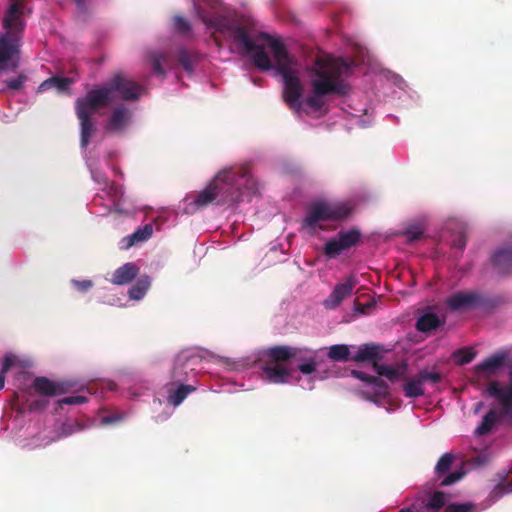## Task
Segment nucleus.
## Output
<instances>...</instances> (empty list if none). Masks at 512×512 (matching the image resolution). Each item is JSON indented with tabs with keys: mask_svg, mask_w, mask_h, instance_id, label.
<instances>
[{
	"mask_svg": "<svg viewBox=\"0 0 512 512\" xmlns=\"http://www.w3.org/2000/svg\"><path fill=\"white\" fill-rule=\"evenodd\" d=\"M177 58L178 62L185 69L186 72H193L194 64L196 63L198 58L197 53L187 50L185 48H180L177 53Z\"/></svg>",
	"mask_w": 512,
	"mask_h": 512,
	"instance_id": "obj_33",
	"label": "nucleus"
},
{
	"mask_svg": "<svg viewBox=\"0 0 512 512\" xmlns=\"http://www.w3.org/2000/svg\"><path fill=\"white\" fill-rule=\"evenodd\" d=\"M153 233L151 224H146L143 227L138 228L134 233L125 238L127 241L125 248H129L136 243L148 240Z\"/></svg>",
	"mask_w": 512,
	"mask_h": 512,
	"instance_id": "obj_31",
	"label": "nucleus"
},
{
	"mask_svg": "<svg viewBox=\"0 0 512 512\" xmlns=\"http://www.w3.org/2000/svg\"><path fill=\"white\" fill-rule=\"evenodd\" d=\"M193 358H191L189 355H187L185 352L180 353L175 361V365L172 369V380L175 383H183L187 380L188 373L184 371V368L187 366L188 362L191 361Z\"/></svg>",
	"mask_w": 512,
	"mask_h": 512,
	"instance_id": "obj_26",
	"label": "nucleus"
},
{
	"mask_svg": "<svg viewBox=\"0 0 512 512\" xmlns=\"http://www.w3.org/2000/svg\"><path fill=\"white\" fill-rule=\"evenodd\" d=\"M138 273L139 268L136 264L128 262L115 270L111 282L115 285H125L134 280Z\"/></svg>",
	"mask_w": 512,
	"mask_h": 512,
	"instance_id": "obj_21",
	"label": "nucleus"
},
{
	"mask_svg": "<svg viewBox=\"0 0 512 512\" xmlns=\"http://www.w3.org/2000/svg\"><path fill=\"white\" fill-rule=\"evenodd\" d=\"M453 247L464 250L466 247V237L463 234H460L456 239L453 241Z\"/></svg>",
	"mask_w": 512,
	"mask_h": 512,
	"instance_id": "obj_49",
	"label": "nucleus"
},
{
	"mask_svg": "<svg viewBox=\"0 0 512 512\" xmlns=\"http://www.w3.org/2000/svg\"><path fill=\"white\" fill-rule=\"evenodd\" d=\"M244 191L256 194L258 182L247 165L232 166L219 171L208 186L196 194L189 208L192 212L210 204H235L242 200Z\"/></svg>",
	"mask_w": 512,
	"mask_h": 512,
	"instance_id": "obj_1",
	"label": "nucleus"
},
{
	"mask_svg": "<svg viewBox=\"0 0 512 512\" xmlns=\"http://www.w3.org/2000/svg\"><path fill=\"white\" fill-rule=\"evenodd\" d=\"M70 382H54L47 377H36L33 381V388L43 396L55 397L67 393L72 388Z\"/></svg>",
	"mask_w": 512,
	"mask_h": 512,
	"instance_id": "obj_15",
	"label": "nucleus"
},
{
	"mask_svg": "<svg viewBox=\"0 0 512 512\" xmlns=\"http://www.w3.org/2000/svg\"><path fill=\"white\" fill-rule=\"evenodd\" d=\"M398 512H414V510L411 508H402Z\"/></svg>",
	"mask_w": 512,
	"mask_h": 512,
	"instance_id": "obj_55",
	"label": "nucleus"
},
{
	"mask_svg": "<svg viewBox=\"0 0 512 512\" xmlns=\"http://www.w3.org/2000/svg\"><path fill=\"white\" fill-rule=\"evenodd\" d=\"M506 366H511L510 353L508 350L502 349L477 364L474 370L478 377L488 379L496 376Z\"/></svg>",
	"mask_w": 512,
	"mask_h": 512,
	"instance_id": "obj_9",
	"label": "nucleus"
},
{
	"mask_svg": "<svg viewBox=\"0 0 512 512\" xmlns=\"http://www.w3.org/2000/svg\"><path fill=\"white\" fill-rule=\"evenodd\" d=\"M15 364V358L12 355H6L3 360L1 371L6 374L9 369Z\"/></svg>",
	"mask_w": 512,
	"mask_h": 512,
	"instance_id": "obj_47",
	"label": "nucleus"
},
{
	"mask_svg": "<svg viewBox=\"0 0 512 512\" xmlns=\"http://www.w3.org/2000/svg\"><path fill=\"white\" fill-rule=\"evenodd\" d=\"M110 101L108 90L105 89L104 85L100 88L89 90L85 97L76 100V114L92 117L99 109L106 107Z\"/></svg>",
	"mask_w": 512,
	"mask_h": 512,
	"instance_id": "obj_8",
	"label": "nucleus"
},
{
	"mask_svg": "<svg viewBox=\"0 0 512 512\" xmlns=\"http://www.w3.org/2000/svg\"><path fill=\"white\" fill-rule=\"evenodd\" d=\"M328 357L333 361H347L351 358L349 347L344 344L333 345L329 348Z\"/></svg>",
	"mask_w": 512,
	"mask_h": 512,
	"instance_id": "obj_37",
	"label": "nucleus"
},
{
	"mask_svg": "<svg viewBox=\"0 0 512 512\" xmlns=\"http://www.w3.org/2000/svg\"><path fill=\"white\" fill-rule=\"evenodd\" d=\"M290 375L291 371L284 365L267 362L263 367V378L270 383L284 384Z\"/></svg>",
	"mask_w": 512,
	"mask_h": 512,
	"instance_id": "obj_19",
	"label": "nucleus"
},
{
	"mask_svg": "<svg viewBox=\"0 0 512 512\" xmlns=\"http://www.w3.org/2000/svg\"><path fill=\"white\" fill-rule=\"evenodd\" d=\"M447 497L442 491L434 492L426 503V507L431 510H439L446 505Z\"/></svg>",
	"mask_w": 512,
	"mask_h": 512,
	"instance_id": "obj_40",
	"label": "nucleus"
},
{
	"mask_svg": "<svg viewBox=\"0 0 512 512\" xmlns=\"http://www.w3.org/2000/svg\"><path fill=\"white\" fill-rule=\"evenodd\" d=\"M403 392L405 397L407 398H418L425 394L423 383L420 380L418 374L410 379H408L403 384Z\"/></svg>",
	"mask_w": 512,
	"mask_h": 512,
	"instance_id": "obj_27",
	"label": "nucleus"
},
{
	"mask_svg": "<svg viewBox=\"0 0 512 512\" xmlns=\"http://www.w3.org/2000/svg\"><path fill=\"white\" fill-rule=\"evenodd\" d=\"M307 351L304 350L301 354L298 355L296 360L300 361L299 365L297 366V369L304 375L312 374L316 371L318 362L316 359V354L306 356L304 353Z\"/></svg>",
	"mask_w": 512,
	"mask_h": 512,
	"instance_id": "obj_32",
	"label": "nucleus"
},
{
	"mask_svg": "<svg viewBox=\"0 0 512 512\" xmlns=\"http://www.w3.org/2000/svg\"><path fill=\"white\" fill-rule=\"evenodd\" d=\"M72 283L78 291L83 293L87 292L93 286V282L91 280H72Z\"/></svg>",
	"mask_w": 512,
	"mask_h": 512,
	"instance_id": "obj_46",
	"label": "nucleus"
},
{
	"mask_svg": "<svg viewBox=\"0 0 512 512\" xmlns=\"http://www.w3.org/2000/svg\"><path fill=\"white\" fill-rule=\"evenodd\" d=\"M48 402L46 400H35L31 402L29 409L31 411H41L46 408Z\"/></svg>",
	"mask_w": 512,
	"mask_h": 512,
	"instance_id": "obj_48",
	"label": "nucleus"
},
{
	"mask_svg": "<svg viewBox=\"0 0 512 512\" xmlns=\"http://www.w3.org/2000/svg\"><path fill=\"white\" fill-rule=\"evenodd\" d=\"M147 57H148V61L151 64L153 72L158 76L165 77L166 72L163 67V64L167 63V60H168L167 54H165L163 52H158V51H151L148 53Z\"/></svg>",
	"mask_w": 512,
	"mask_h": 512,
	"instance_id": "obj_30",
	"label": "nucleus"
},
{
	"mask_svg": "<svg viewBox=\"0 0 512 512\" xmlns=\"http://www.w3.org/2000/svg\"><path fill=\"white\" fill-rule=\"evenodd\" d=\"M86 401H87V398L85 396L76 395V396L65 397L60 400V403L66 404V405H78V404H83Z\"/></svg>",
	"mask_w": 512,
	"mask_h": 512,
	"instance_id": "obj_45",
	"label": "nucleus"
},
{
	"mask_svg": "<svg viewBox=\"0 0 512 512\" xmlns=\"http://www.w3.org/2000/svg\"><path fill=\"white\" fill-rule=\"evenodd\" d=\"M404 235L408 243H413L422 238L423 229L419 226H411L405 230Z\"/></svg>",
	"mask_w": 512,
	"mask_h": 512,
	"instance_id": "obj_44",
	"label": "nucleus"
},
{
	"mask_svg": "<svg viewBox=\"0 0 512 512\" xmlns=\"http://www.w3.org/2000/svg\"><path fill=\"white\" fill-rule=\"evenodd\" d=\"M72 83V79L67 77H58L53 76L45 81H43L39 87L38 92H44L47 91L53 87H55L58 91L62 92L68 89L69 85Z\"/></svg>",
	"mask_w": 512,
	"mask_h": 512,
	"instance_id": "obj_28",
	"label": "nucleus"
},
{
	"mask_svg": "<svg viewBox=\"0 0 512 512\" xmlns=\"http://www.w3.org/2000/svg\"><path fill=\"white\" fill-rule=\"evenodd\" d=\"M27 80V75L24 73H20L16 78L3 81V83L6 85V88L1 89L0 91L2 93L5 92L6 89L11 90L13 92L20 91L24 87V84Z\"/></svg>",
	"mask_w": 512,
	"mask_h": 512,
	"instance_id": "obj_39",
	"label": "nucleus"
},
{
	"mask_svg": "<svg viewBox=\"0 0 512 512\" xmlns=\"http://www.w3.org/2000/svg\"><path fill=\"white\" fill-rule=\"evenodd\" d=\"M496 484L489 494V498L497 501L506 494L512 493V468L501 470L495 474Z\"/></svg>",
	"mask_w": 512,
	"mask_h": 512,
	"instance_id": "obj_17",
	"label": "nucleus"
},
{
	"mask_svg": "<svg viewBox=\"0 0 512 512\" xmlns=\"http://www.w3.org/2000/svg\"><path fill=\"white\" fill-rule=\"evenodd\" d=\"M275 53L278 59L277 73L282 76L284 84L283 99L291 109L298 112L302 106V82L292 68V59L287 60L284 50L278 44L275 45Z\"/></svg>",
	"mask_w": 512,
	"mask_h": 512,
	"instance_id": "obj_5",
	"label": "nucleus"
},
{
	"mask_svg": "<svg viewBox=\"0 0 512 512\" xmlns=\"http://www.w3.org/2000/svg\"><path fill=\"white\" fill-rule=\"evenodd\" d=\"M151 285L150 277L143 276L129 289V297L133 300L142 299Z\"/></svg>",
	"mask_w": 512,
	"mask_h": 512,
	"instance_id": "obj_36",
	"label": "nucleus"
},
{
	"mask_svg": "<svg viewBox=\"0 0 512 512\" xmlns=\"http://www.w3.org/2000/svg\"><path fill=\"white\" fill-rule=\"evenodd\" d=\"M62 431H63V434L65 436H68L72 433V430H71V425H68V424H64L63 427H62Z\"/></svg>",
	"mask_w": 512,
	"mask_h": 512,
	"instance_id": "obj_51",
	"label": "nucleus"
},
{
	"mask_svg": "<svg viewBox=\"0 0 512 512\" xmlns=\"http://www.w3.org/2000/svg\"><path fill=\"white\" fill-rule=\"evenodd\" d=\"M492 263L499 273H512V248L498 250L492 257Z\"/></svg>",
	"mask_w": 512,
	"mask_h": 512,
	"instance_id": "obj_23",
	"label": "nucleus"
},
{
	"mask_svg": "<svg viewBox=\"0 0 512 512\" xmlns=\"http://www.w3.org/2000/svg\"><path fill=\"white\" fill-rule=\"evenodd\" d=\"M382 347L376 344H363L359 347L357 353L351 356L350 360L354 362L372 361L373 364L381 358Z\"/></svg>",
	"mask_w": 512,
	"mask_h": 512,
	"instance_id": "obj_22",
	"label": "nucleus"
},
{
	"mask_svg": "<svg viewBox=\"0 0 512 512\" xmlns=\"http://www.w3.org/2000/svg\"><path fill=\"white\" fill-rule=\"evenodd\" d=\"M195 390L196 387L193 385H184L183 383H180L178 388L169 394L168 402L173 406H178L184 401L188 394Z\"/></svg>",
	"mask_w": 512,
	"mask_h": 512,
	"instance_id": "obj_35",
	"label": "nucleus"
},
{
	"mask_svg": "<svg viewBox=\"0 0 512 512\" xmlns=\"http://www.w3.org/2000/svg\"><path fill=\"white\" fill-rule=\"evenodd\" d=\"M406 364H402L398 367H392L385 364H379L375 362L373 369L379 376L386 377L391 382H395L400 378H403L406 372Z\"/></svg>",
	"mask_w": 512,
	"mask_h": 512,
	"instance_id": "obj_24",
	"label": "nucleus"
},
{
	"mask_svg": "<svg viewBox=\"0 0 512 512\" xmlns=\"http://www.w3.org/2000/svg\"><path fill=\"white\" fill-rule=\"evenodd\" d=\"M454 460L455 455L451 452L443 454L438 460L435 466V475L437 476L438 479L443 477V479L439 483V486L444 487L452 485L464 477L465 472L462 470H456L447 474Z\"/></svg>",
	"mask_w": 512,
	"mask_h": 512,
	"instance_id": "obj_12",
	"label": "nucleus"
},
{
	"mask_svg": "<svg viewBox=\"0 0 512 512\" xmlns=\"http://www.w3.org/2000/svg\"><path fill=\"white\" fill-rule=\"evenodd\" d=\"M509 372L510 383L502 387L498 381H492L487 387V394L495 398L503 407V413L512 415V364Z\"/></svg>",
	"mask_w": 512,
	"mask_h": 512,
	"instance_id": "obj_14",
	"label": "nucleus"
},
{
	"mask_svg": "<svg viewBox=\"0 0 512 512\" xmlns=\"http://www.w3.org/2000/svg\"><path fill=\"white\" fill-rule=\"evenodd\" d=\"M351 374L371 386V389L363 391V395L367 400L378 402L388 397L389 387L380 377L368 375L359 370H352Z\"/></svg>",
	"mask_w": 512,
	"mask_h": 512,
	"instance_id": "obj_11",
	"label": "nucleus"
},
{
	"mask_svg": "<svg viewBox=\"0 0 512 512\" xmlns=\"http://www.w3.org/2000/svg\"><path fill=\"white\" fill-rule=\"evenodd\" d=\"M106 90H108V95L112 100L113 94L117 92L120 97L125 101H135L139 98L143 87L132 80L131 78L126 77L122 73H117L114 77L104 84Z\"/></svg>",
	"mask_w": 512,
	"mask_h": 512,
	"instance_id": "obj_7",
	"label": "nucleus"
},
{
	"mask_svg": "<svg viewBox=\"0 0 512 512\" xmlns=\"http://www.w3.org/2000/svg\"><path fill=\"white\" fill-rule=\"evenodd\" d=\"M302 352H304V349L297 347L285 345L273 346L266 351L268 358L267 362L275 363L276 365H283L285 362L296 359Z\"/></svg>",
	"mask_w": 512,
	"mask_h": 512,
	"instance_id": "obj_16",
	"label": "nucleus"
},
{
	"mask_svg": "<svg viewBox=\"0 0 512 512\" xmlns=\"http://www.w3.org/2000/svg\"><path fill=\"white\" fill-rule=\"evenodd\" d=\"M23 0H11L3 18L5 33L0 35V72L10 62L11 68L19 66V54L25 22L22 19Z\"/></svg>",
	"mask_w": 512,
	"mask_h": 512,
	"instance_id": "obj_4",
	"label": "nucleus"
},
{
	"mask_svg": "<svg viewBox=\"0 0 512 512\" xmlns=\"http://www.w3.org/2000/svg\"><path fill=\"white\" fill-rule=\"evenodd\" d=\"M121 420L119 415H109L102 418L101 422L104 425L114 424Z\"/></svg>",
	"mask_w": 512,
	"mask_h": 512,
	"instance_id": "obj_50",
	"label": "nucleus"
},
{
	"mask_svg": "<svg viewBox=\"0 0 512 512\" xmlns=\"http://www.w3.org/2000/svg\"><path fill=\"white\" fill-rule=\"evenodd\" d=\"M418 376L420 377V380L422 381L423 384L430 383L434 385L438 384L443 379V376L440 372L434 370L430 371L427 369L421 370L418 373Z\"/></svg>",
	"mask_w": 512,
	"mask_h": 512,
	"instance_id": "obj_41",
	"label": "nucleus"
},
{
	"mask_svg": "<svg viewBox=\"0 0 512 512\" xmlns=\"http://www.w3.org/2000/svg\"><path fill=\"white\" fill-rule=\"evenodd\" d=\"M357 284L358 279L354 275H349L343 283L336 284L328 298L324 300L325 308H337L345 298L353 293Z\"/></svg>",
	"mask_w": 512,
	"mask_h": 512,
	"instance_id": "obj_13",
	"label": "nucleus"
},
{
	"mask_svg": "<svg viewBox=\"0 0 512 512\" xmlns=\"http://www.w3.org/2000/svg\"><path fill=\"white\" fill-rule=\"evenodd\" d=\"M360 232L356 229L341 231L337 238L329 240L324 247L328 258H336L341 252L350 249L360 241Z\"/></svg>",
	"mask_w": 512,
	"mask_h": 512,
	"instance_id": "obj_10",
	"label": "nucleus"
},
{
	"mask_svg": "<svg viewBox=\"0 0 512 512\" xmlns=\"http://www.w3.org/2000/svg\"><path fill=\"white\" fill-rule=\"evenodd\" d=\"M481 303V297L474 292H457L451 295L447 304L452 310L471 308Z\"/></svg>",
	"mask_w": 512,
	"mask_h": 512,
	"instance_id": "obj_18",
	"label": "nucleus"
},
{
	"mask_svg": "<svg viewBox=\"0 0 512 512\" xmlns=\"http://www.w3.org/2000/svg\"><path fill=\"white\" fill-rule=\"evenodd\" d=\"M77 117L81 125V146L86 148L94 132V125L90 116L77 114Z\"/></svg>",
	"mask_w": 512,
	"mask_h": 512,
	"instance_id": "obj_34",
	"label": "nucleus"
},
{
	"mask_svg": "<svg viewBox=\"0 0 512 512\" xmlns=\"http://www.w3.org/2000/svg\"><path fill=\"white\" fill-rule=\"evenodd\" d=\"M173 20H174L175 30L179 34L188 35L190 33L191 26L187 19H185L182 16H175Z\"/></svg>",
	"mask_w": 512,
	"mask_h": 512,
	"instance_id": "obj_43",
	"label": "nucleus"
},
{
	"mask_svg": "<svg viewBox=\"0 0 512 512\" xmlns=\"http://www.w3.org/2000/svg\"><path fill=\"white\" fill-rule=\"evenodd\" d=\"M131 112L124 106L115 108L111 114L105 130L109 132L122 131L129 123Z\"/></svg>",
	"mask_w": 512,
	"mask_h": 512,
	"instance_id": "obj_20",
	"label": "nucleus"
},
{
	"mask_svg": "<svg viewBox=\"0 0 512 512\" xmlns=\"http://www.w3.org/2000/svg\"><path fill=\"white\" fill-rule=\"evenodd\" d=\"M4 384H5V374L0 372V390L3 389Z\"/></svg>",
	"mask_w": 512,
	"mask_h": 512,
	"instance_id": "obj_53",
	"label": "nucleus"
},
{
	"mask_svg": "<svg viewBox=\"0 0 512 512\" xmlns=\"http://www.w3.org/2000/svg\"><path fill=\"white\" fill-rule=\"evenodd\" d=\"M505 414L503 411L498 413L495 409H490L483 417L480 425L475 429V434L478 436H483L489 434L495 424L499 421L501 416Z\"/></svg>",
	"mask_w": 512,
	"mask_h": 512,
	"instance_id": "obj_25",
	"label": "nucleus"
},
{
	"mask_svg": "<svg viewBox=\"0 0 512 512\" xmlns=\"http://www.w3.org/2000/svg\"><path fill=\"white\" fill-rule=\"evenodd\" d=\"M197 13L200 19L209 28L215 29L216 32L226 33L228 37L237 45L238 49L245 54H252L253 64L261 71H269L273 68L271 59L265 49L270 48L274 60L275 70L277 71L278 59L275 53V45L278 44L282 47L286 54L287 60L291 57L285 45L271 37L269 34L261 32L255 36H251L247 29L243 26H236L224 23L218 18L207 17L200 9L197 8Z\"/></svg>",
	"mask_w": 512,
	"mask_h": 512,
	"instance_id": "obj_2",
	"label": "nucleus"
},
{
	"mask_svg": "<svg viewBox=\"0 0 512 512\" xmlns=\"http://www.w3.org/2000/svg\"><path fill=\"white\" fill-rule=\"evenodd\" d=\"M484 407V403L483 402H477L475 405H474V413L477 414L479 413Z\"/></svg>",
	"mask_w": 512,
	"mask_h": 512,
	"instance_id": "obj_52",
	"label": "nucleus"
},
{
	"mask_svg": "<svg viewBox=\"0 0 512 512\" xmlns=\"http://www.w3.org/2000/svg\"><path fill=\"white\" fill-rule=\"evenodd\" d=\"M350 208L343 203H328L317 201L308 207L304 224L307 227H315L321 221H337L348 217Z\"/></svg>",
	"mask_w": 512,
	"mask_h": 512,
	"instance_id": "obj_6",
	"label": "nucleus"
},
{
	"mask_svg": "<svg viewBox=\"0 0 512 512\" xmlns=\"http://www.w3.org/2000/svg\"><path fill=\"white\" fill-rule=\"evenodd\" d=\"M440 324L441 321L437 314L428 312L417 319L416 329L420 332H429L438 328Z\"/></svg>",
	"mask_w": 512,
	"mask_h": 512,
	"instance_id": "obj_29",
	"label": "nucleus"
},
{
	"mask_svg": "<svg viewBox=\"0 0 512 512\" xmlns=\"http://www.w3.org/2000/svg\"><path fill=\"white\" fill-rule=\"evenodd\" d=\"M342 67L347 68L342 61L325 62L317 60L312 70L314 78L311 80L312 94L305 99V104L313 111H320L324 104V96L330 94L345 95L348 86L342 81Z\"/></svg>",
	"mask_w": 512,
	"mask_h": 512,
	"instance_id": "obj_3",
	"label": "nucleus"
},
{
	"mask_svg": "<svg viewBox=\"0 0 512 512\" xmlns=\"http://www.w3.org/2000/svg\"><path fill=\"white\" fill-rule=\"evenodd\" d=\"M475 505L471 502L451 503L447 505L444 512H473Z\"/></svg>",
	"mask_w": 512,
	"mask_h": 512,
	"instance_id": "obj_42",
	"label": "nucleus"
},
{
	"mask_svg": "<svg viewBox=\"0 0 512 512\" xmlns=\"http://www.w3.org/2000/svg\"><path fill=\"white\" fill-rule=\"evenodd\" d=\"M78 5L79 9L83 10L85 8V0H74Z\"/></svg>",
	"mask_w": 512,
	"mask_h": 512,
	"instance_id": "obj_54",
	"label": "nucleus"
},
{
	"mask_svg": "<svg viewBox=\"0 0 512 512\" xmlns=\"http://www.w3.org/2000/svg\"><path fill=\"white\" fill-rule=\"evenodd\" d=\"M476 357V352L471 347H464L453 353V358L458 365L470 363Z\"/></svg>",
	"mask_w": 512,
	"mask_h": 512,
	"instance_id": "obj_38",
	"label": "nucleus"
}]
</instances>
